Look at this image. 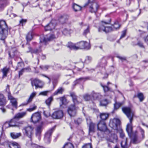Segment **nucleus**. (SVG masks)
<instances>
[{"instance_id": "nucleus-1", "label": "nucleus", "mask_w": 148, "mask_h": 148, "mask_svg": "<svg viewBox=\"0 0 148 148\" xmlns=\"http://www.w3.org/2000/svg\"><path fill=\"white\" fill-rule=\"evenodd\" d=\"M122 110L130 120L129 123L127 125L126 129L129 136H130L132 132V122L134 116V113L132 111L130 108L129 107L123 108H122Z\"/></svg>"}, {"instance_id": "nucleus-2", "label": "nucleus", "mask_w": 148, "mask_h": 148, "mask_svg": "<svg viewBox=\"0 0 148 148\" xmlns=\"http://www.w3.org/2000/svg\"><path fill=\"white\" fill-rule=\"evenodd\" d=\"M8 33V28L5 22L3 20L0 21V40L6 45L5 39Z\"/></svg>"}, {"instance_id": "nucleus-3", "label": "nucleus", "mask_w": 148, "mask_h": 148, "mask_svg": "<svg viewBox=\"0 0 148 148\" xmlns=\"http://www.w3.org/2000/svg\"><path fill=\"white\" fill-rule=\"evenodd\" d=\"M33 128L31 126H28L24 127L22 129L24 135L27 136L30 139V143H32V138L33 135Z\"/></svg>"}, {"instance_id": "nucleus-4", "label": "nucleus", "mask_w": 148, "mask_h": 148, "mask_svg": "<svg viewBox=\"0 0 148 148\" xmlns=\"http://www.w3.org/2000/svg\"><path fill=\"white\" fill-rule=\"evenodd\" d=\"M102 24L99 28V31L100 32H104L106 33L108 32L113 30V29L110 27H107L105 25L109 24L110 21L106 22L103 21H101Z\"/></svg>"}, {"instance_id": "nucleus-5", "label": "nucleus", "mask_w": 148, "mask_h": 148, "mask_svg": "<svg viewBox=\"0 0 148 148\" xmlns=\"http://www.w3.org/2000/svg\"><path fill=\"white\" fill-rule=\"evenodd\" d=\"M55 38V36L53 34H48L45 36H41L40 38V42L46 45L48 41H51Z\"/></svg>"}, {"instance_id": "nucleus-6", "label": "nucleus", "mask_w": 148, "mask_h": 148, "mask_svg": "<svg viewBox=\"0 0 148 148\" xmlns=\"http://www.w3.org/2000/svg\"><path fill=\"white\" fill-rule=\"evenodd\" d=\"M31 84L32 87L34 86H35L36 89L38 88H42L44 85L42 81L37 78L32 80Z\"/></svg>"}, {"instance_id": "nucleus-7", "label": "nucleus", "mask_w": 148, "mask_h": 148, "mask_svg": "<svg viewBox=\"0 0 148 148\" xmlns=\"http://www.w3.org/2000/svg\"><path fill=\"white\" fill-rule=\"evenodd\" d=\"M120 121L119 119L114 118L110 120L109 125L113 129L117 130L118 126L120 124Z\"/></svg>"}, {"instance_id": "nucleus-8", "label": "nucleus", "mask_w": 148, "mask_h": 148, "mask_svg": "<svg viewBox=\"0 0 148 148\" xmlns=\"http://www.w3.org/2000/svg\"><path fill=\"white\" fill-rule=\"evenodd\" d=\"M92 0H88L89 11L91 13H95L97 11L99 6L95 2H91Z\"/></svg>"}, {"instance_id": "nucleus-9", "label": "nucleus", "mask_w": 148, "mask_h": 148, "mask_svg": "<svg viewBox=\"0 0 148 148\" xmlns=\"http://www.w3.org/2000/svg\"><path fill=\"white\" fill-rule=\"evenodd\" d=\"M53 131V128H51L47 131L45 133L44 140L46 143H50L51 140V135Z\"/></svg>"}, {"instance_id": "nucleus-10", "label": "nucleus", "mask_w": 148, "mask_h": 148, "mask_svg": "<svg viewBox=\"0 0 148 148\" xmlns=\"http://www.w3.org/2000/svg\"><path fill=\"white\" fill-rule=\"evenodd\" d=\"M98 130L101 132H104L107 130V128L105 121H100L97 124Z\"/></svg>"}, {"instance_id": "nucleus-11", "label": "nucleus", "mask_w": 148, "mask_h": 148, "mask_svg": "<svg viewBox=\"0 0 148 148\" xmlns=\"http://www.w3.org/2000/svg\"><path fill=\"white\" fill-rule=\"evenodd\" d=\"M40 114L39 112L35 113L32 115L31 120L34 123H36L40 119Z\"/></svg>"}, {"instance_id": "nucleus-12", "label": "nucleus", "mask_w": 148, "mask_h": 148, "mask_svg": "<svg viewBox=\"0 0 148 148\" xmlns=\"http://www.w3.org/2000/svg\"><path fill=\"white\" fill-rule=\"evenodd\" d=\"M55 20H52L51 22L45 27L46 31L51 30L54 29L56 25V22Z\"/></svg>"}, {"instance_id": "nucleus-13", "label": "nucleus", "mask_w": 148, "mask_h": 148, "mask_svg": "<svg viewBox=\"0 0 148 148\" xmlns=\"http://www.w3.org/2000/svg\"><path fill=\"white\" fill-rule=\"evenodd\" d=\"M8 97L9 100L10 101V102L12 103V106L16 108H17V102L16 99L14 98L11 93H9L7 95Z\"/></svg>"}, {"instance_id": "nucleus-14", "label": "nucleus", "mask_w": 148, "mask_h": 148, "mask_svg": "<svg viewBox=\"0 0 148 148\" xmlns=\"http://www.w3.org/2000/svg\"><path fill=\"white\" fill-rule=\"evenodd\" d=\"M63 116V112L62 110H59L53 112L52 115V117L54 119H59Z\"/></svg>"}, {"instance_id": "nucleus-15", "label": "nucleus", "mask_w": 148, "mask_h": 148, "mask_svg": "<svg viewBox=\"0 0 148 148\" xmlns=\"http://www.w3.org/2000/svg\"><path fill=\"white\" fill-rule=\"evenodd\" d=\"M8 54L9 57L12 58L14 57L17 53V51L15 47H10L9 49Z\"/></svg>"}, {"instance_id": "nucleus-16", "label": "nucleus", "mask_w": 148, "mask_h": 148, "mask_svg": "<svg viewBox=\"0 0 148 148\" xmlns=\"http://www.w3.org/2000/svg\"><path fill=\"white\" fill-rule=\"evenodd\" d=\"M42 128V126L40 125L37 127L36 129V135L38 137V139L40 140V136Z\"/></svg>"}, {"instance_id": "nucleus-17", "label": "nucleus", "mask_w": 148, "mask_h": 148, "mask_svg": "<svg viewBox=\"0 0 148 148\" xmlns=\"http://www.w3.org/2000/svg\"><path fill=\"white\" fill-rule=\"evenodd\" d=\"M36 94V92H32L30 95L29 98L27 101L26 102L23 103L22 104L24 106H26L28 104L31 102L34 98L35 97Z\"/></svg>"}, {"instance_id": "nucleus-18", "label": "nucleus", "mask_w": 148, "mask_h": 148, "mask_svg": "<svg viewBox=\"0 0 148 148\" xmlns=\"http://www.w3.org/2000/svg\"><path fill=\"white\" fill-rule=\"evenodd\" d=\"M84 41H82L75 44V50L84 49Z\"/></svg>"}, {"instance_id": "nucleus-19", "label": "nucleus", "mask_w": 148, "mask_h": 148, "mask_svg": "<svg viewBox=\"0 0 148 148\" xmlns=\"http://www.w3.org/2000/svg\"><path fill=\"white\" fill-rule=\"evenodd\" d=\"M93 99L94 100H99L102 97V96L99 93L92 91L91 94Z\"/></svg>"}, {"instance_id": "nucleus-20", "label": "nucleus", "mask_w": 148, "mask_h": 148, "mask_svg": "<svg viewBox=\"0 0 148 148\" xmlns=\"http://www.w3.org/2000/svg\"><path fill=\"white\" fill-rule=\"evenodd\" d=\"M9 3V0H0V10L3 9Z\"/></svg>"}, {"instance_id": "nucleus-21", "label": "nucleus", "mask_w": 148, "mask_h": 148, "mask_svg": "<svg viewBox=\"0 0 148 148\" xmlns=\"http://www.w3.org/2000/svg\"><path fill=\"white\" fill-rule=\"evenodd\" d=\"M127 138H125L123 139L121 142V145L122 148H129L130 145H128L127 143Z\"/></svg>"}, {"instance_id": "nucleus-22", "label": "nucleus", "mask_w": 148, "mask_h": 148, "mask_svg": "<svg viewBox=\"0 0 148 148\" xmlns=\"http://www.w3.org/2000/svg\"><path fill=\"white\" fill-rule=\"evenodd\" d=\"M68 17V16L64 14L61 16L59 18V21L60 22L63 24L65 23L67 21Z\"/></svg>"}, {"instance_id": "nucleus-23", "label": "nucleus", "mask_w": 148, "mask_h": 148, "mask_svg": "<svg viewBox=\"0 0 148 148\" xmlns=\"http://www.w3.org/2000/svg\"><path fill=\"white\" fill-rule=\"evenodd\" d=\"M26 112L18 113L15 115L14 117L16 119H19L24 116L26 115Z\"/></svg>"}, {"instance_id": "nucleus-24", "label": "nucleus", "mask_w": 148, "mask_h": 148, "mask_svg": "<svg viewBox=\"0 0 148 148\" xmlns=\"http://www.w3.org/2000/svg\"><path fill=\"white\" fill-rule=\"evenodd\" d=\"M6 101L5 97L3 94H0V106L5 105Z\"/></svg>"}, {"instance_id": "nucleus-25", "label": "nucleus", "mask_w": 148, "mask_h": 148, "mask_svg": "<svg viewBox=\"0 0 148 148\" xmlns=\"http://www.w3.org/2000/svg\"><path fill=\"white\" fill-rule=\"evenodd\" d=\"M29 51H27V53L31 52L32 53H37L41 51V50L40 49H33L31 47H28Z\"/></svg>"}, {"instance_id": "nucleus-26", "label": "nucleus", "mask_w": 148, "mask_h": 148, "mask_svg": "<svg viewBox=\"0 0 148 148\" xmlns=\"http://www.w3.org/2000/svg\"><path fill=\"white\" fill-rule=\"evenodd\" d=\"M9 68L6 67H4L1 69V71L3 73V78L7 76V74L9 71Z\"/></svg>"}, {"instance_id": "nucleus-27", "label": "nucleus", "mask_w": 148, "mask_h": 148, "mask_svg": "<svg viewBox=\"0 0 148 148\" xmlns=\"http://www.w3.org/2000/svg\"><path fill=\"white\" fill-rule=\"evenodd\" d=\"M140 141V140L138 138V136L136 135H135L132 139L130 143H133L135 144L139 143ZM131 144V143H130V144Z\"/></svg>"}, {"instance_id": "nucleus-28", "label": "nucleus", "mask_w": 148, "mask_h": 148, "mask_svg": "<svg viewBox=\"0 0 148 148\" xmlns=\"http://www.w3.org/2000/svg\"><path fill=\"white\" fill-rule=\"evenodd\" d=\"M21 133L12 132L10 133V136L13 139H16L21 136Z\"/></svg>"}, {"instance_id": "nucleus-29", "label": "nucleus", "mask_w": 148, "mask_h": 148, "mask_svg": "<svg viewBox=\"0 0 148 148\" xmlns=\"http://www.w3.org/2000/svg\"><path fill=\"white\" fill-rule=\"evenodd\" d=\"M95 124L92 122H90L89 124V134L90 133H94L95 132Z\"/></svg>"}, {"instance_id": "nucleus-30", "label": "nucleus", "mask_w": 148, "mask_h": 148, "mask_svg": "<svg viewBox=\"0 0 148 148\" xmlns=\"http://www.w3.org/2000/svg\"><path fill=\"white\" fill-rule=\"evenodd\" d=\"M64 89L62 87L59 88L53 93V95L54 96L59 94H62L64 91Z\"/></svg>"}, {"instance_id": "nucleus-31", "label": "nucleus", "mask_w": 148, "mask_h": 148, "mask_svg": "<svg viewBox=\"0 0 148 148\" xmlns=\"http://www.w3.org/2000/svg\"><path fill=\"white\" fill-rule=\"evenodd\" d=\"M101 86L103 88V90L105 92H106L108 91H110L112 92H114L113 90L109 88L107 86H104L101 84Z\"/></svg>"}, {"instance_id": "nucleus-32", "label": "nucleus", "mask_w": 148, "mask_h": 148, "mask_svg": "<svg viewBox=\"0 0 148 148\" xmlns=\"http://www.w3.org/2000/svg\"><path fill=\"white\" fill-rule=\"evenodd\" d=\"M9 122L11 127H16L17 121L16 119L14 117Z\"/></svg>"}, {"instance_id": "nucleus-33", "label": "nucleus", "mask_w": 148, "mask_h": 148, "mask_svg": "<svg viewBox=\"0 0 148 148\" xmlns=\"http://www.w3.org/2000/svg\"><path fill=\"white\" fill-rule=\"evenodd\" d=\"M74 110V106L71 105L68 108V109L67 110V112L68 114L70 116H72V113L73 112Z\"/></svg>"}, {"instance_id": "nucleus-34", "label": "nucleus", "mask_w": 148, "mask_h": 148, "mask_svg": "<svg viewBox=\"0 0 148 148\" xmlns=\"http://www.w3.org/2000/svg\"><path fill=\"white\" fill-rule=\"evenodd\" d=\"M100 118L102 120H105L108 117L109 115L106 113H101L100 114Z\"/></svg>"}, {"instance_id": "nucleus-35", "label": "nucleus", "mask_w": 148, "mask_h": 148, "mask_svg": "<svg viewBox=\"0 0 148 148\" xmlns=\"http://www.w3.org/2000/svg\"><path fill=\"white\" fill-rule=\"evenodd\" d=\"M137 97L139 99L140 101V102L142 101L144 99V97L142 93H139L138 94L137 96L135 95L134 96V98Z\"/></svg>"}, {"instance_id": "nucleus-36", "label": "nucleus", "mask_w": 148, "mask_h": 148, "mask_svg": "<svg viewBox=\"0 0 148 148\" xmlns=\"http://www.w3.org/2000/svg\"><path fill=\"white\" fill-rule=\"evenodd\" d=\"M106 64V60L104 59V58H102L101 62L98 64V66H99L103 67Z\"/></svg>"}, {"instance_id": "nucleus-37", "label": "nucleus", "mask_w": 148, "mask_h": 148, "mask_svg": "<svg viewBox=\"0 0 148 148\" xmlns=\"http://www.w3.org/2000/svg\"><path fill=\"white\" fill-rule=\"evenodd\" d=\"M92 60V58L89 56H86L85 57V60L83 62L86 64H88Z\"/></svg>"}, {"instance_id": "nucleus-38", "label": "nucleus", "mask_w": 148, "mask_h": 148, "mask_svg": "<svg viewBox=\"0 0 148 148\" xmlns=\"http://www.w3.org/2000/svg\"><path fill=\"white\" fill-rule=\"evenodd\" d=\"M108 101L107 99H104L100 101V105L101 106H105L108 104Z\"/></svg>"}, {"instance_id": "nucleus-39", "label": "nucleus", "mask_w": 148, "mask_h": 148, "mask_svg": "<svg viewBox=\"0 0 148 148\" xmlns=\"http://www.w3.org/2000/svg\"><path fill=\"white\" fill-rule=\"evenodd\" d=\"M74 146L73 144L70 143H66L63 146V148H73Z\"/></svg>"}, {"instance_id": "nucleus-40", "label": "nucleus", "mask_w": 148, "mask_h": 148, "mask_svg": "<svg viewBox=\"0 0 148 148\" xmlns=\"http://www.w3.org/2000/svg\"><path fill=\"white\" fill-rule=\"evenodd\" d=\"M32 38V32H29L27 35L26 39L27 42L30 41Z\"/></svg>"}, {"instance_id": "nucleus-41", "label": "nucleus", "mask_w": 148, "mask_h": 148, "mask_svg": "<svg viewBox=\"0 0 148 148\" xmlns=\"http://www.w3.org/2000/svg\"><path fill=\"white\" fill-rule=\"evenodd\" d=\"M84 49H86L87 50L89 49L90 48V46L89 43L88 42L86 41H84Z\"/></svg>"}, {"instance_id": "nucleus-42", "label": "nucleus", "mask_w": 148, "mask_h": 148, "mask_svg": "<svg viewBox=\"0 0 148 148\" xmlns=\"http://www.w3.org/2000/svg\"><path fill=\"white\" fill-rule=\"evenodd\" d=\"M60 101L62 102V104L65 105L66 103V100L64 97H62L59 98Z\"/></svg>"}, {"instance_id": "nucleus-43", "label": "nucleus", "mask_w": 148, "mask_h": 148, "mask_svg": "<svg viewBox=\"0 0 148 148\" xmlns=\"http://www.w3.org/2000/svg\"><path fill=\"white\" fill-rule=\"evenodd\" d=\"M122 104L121 103L115 102L114 104V108L115 109H117L119 108Z\"/></svg>"}, {"instance_id": "nucleus-44", "label": "nucleus", "mask_w": 148, "mask_h": 148, "mask_svg": "<svg viewBox=\"0 0 148 148\" xmlns=\"http://www.w3.org/2000/svg\"><path fill=\"white\" fill-rule=\"evenodd\" d=\"M82 7L75 3V12H77L81 10Z\"/></svg>"}, {"instance_id": "nucleus-45", "label": "nucleus", "mask_w": 148, "mask_h": 148, "mask_svg": "<svg viewBox=\"0 0 148 148\" xmlns=\"http://www.w3.org/2000/svg\"><path fill=\"white\" fill-rule=\"evenodd\" d=\"M67 47L70 50H73L74 49V44L71 42H69L68 44Z\"/></svg>"}, {"instance_id": "nucleus-46", "label": "nucleus", "mask_w": 148, "mask_h": 148, "mask_svg": "<svg viewBox=\"0 0 148 148\" xmlns=\"http://www.w3.org/2000/svg\"><path fill=\"white\" fill-rule=\"evenodd\" d=\"M24 122L23 121L17 122L16 125V127H22L23 125Z\"/></svg>"}, {"instance_id": "nucleus-47", "label": "nucleus", "mask_w": 148, "mask_h": 148, "mask_svg": "<svg viewBox=\"0 0 148 148\" xmlns=\"http://www.w3.org/2000/svg\"><path fill=\"white\" fill-rule=\"evenodd\" d=\"M53 100V97H50L46 100L45 103L47 105L49 106L50 104V103Z\"/></svg>"}, {"instance_id": "nucleus-48", "label": "nucleus", "mask_w": 148, "mask_h": 148, "mask_svg": "<svg viewBox=\"0 0 148 148\" xmlns=\"http://www.w3.org/2000/svg\"><path fill=\"white\" fill-rule=\"evenodd\" d=\"M12 143V142H10L8 140H6L4 143V145L8 146L10 148H11L10 145Z\"/></svg>"}, {"instance_id": "nucleus-49", "label": "nucleus", "mask_w": 148, "mask_h": 148, "mask_svg": "<svg viewBox=\"0 0 148 148\" xmlns=\"http://www.w3.org/2000/svg\"><path fill=\"white\" fill-rule=\"evenodd\" d=\"M10 127H11L9 122H6L3 125L2 128L6 129Z\"/></svg>"}, {"instance_id": "nucleus-50", "label": "nucleus", "mask_w": 148, "mask_h": 148, "mask_svg": "<svg viewBox=\"0 0 148 148\" xmlns=\"http://www.w3.org/2000/svg\"><path fill=\"white\" fill-rule=\"evenodd\" d=\"M113 27L114 28L113 30L114 29H119L120 27V25L117 22V23H115L113 25Z\"/></svg>"}, {"instance_id": "nucleus-51", "label": "nucleus", "mask_w": 148, "mask_h": 148, "mask_svg": "<svg viewBox=\"0 0 148 148\" xmlns=\"http://www.w3.org/2000/svg\"><path fill=\"white\" fill-rule=\"evenodd\" d=\"M84 98L86 101H88L90 99L91 96L90 95L86 94H85L84 96Z\"/></svg>"}, {"instance_id": "nucleus-52", "label": "nucleus", "mask_w": 148, "mask_h": 148, "mask_svg": "<svg viewBox=\"0 0 148 148\" xmlns=\"http://www.w3.org/2000/svg\"><path fill=\"white\" fill-rule=\"evenodd\" d=\"M30 144L32 147L34 148H45L42 146H38L36 144H32V143H30Z\"/></svg>"}, {"instance_id": "nucleus-53", "label": "nucleus", "mask_w": 148, "mask_h": 148, "mask_svg": "<svg viewBox=\"0 0 148 148\" xmlns=\"http://www.w3.org/2000/svg\"><path fill=\"white\" fill-rule=\"evenodd\" d=\"M49 67L50 66L48 65L42 66H40L42 69L44 70H47Z\"/></svg>"}, {"instance_id": "nucleus-54", "label": "nucleus", "mask_w": 148, "mask_h": 148, "mask_svg": "<svg viewBox=\"0 0 148 148\" xmlns=\"http://www.w3.org/2000/svg\"><path fill=\"white\" fill-rule=\"evenodd\" d=\"M12 148H19V145L18 144L15 142H12Z\"/></svg>"}, {"instance_id": "nucleus-55", "label": "nucleus", "mask_w": 148, "mask_h": 148, "mask_svg": "<svg viewBox=\"0 0 148 148\" xmlns=\"http://www.w3.org/2000/svg\"><path fill=\"white\" fill-rule=\"evenodd\" d=\"M89 27L88 26H87V28L84 30L83 33V35H86L89 32Z\"/></svg>"}, {"instance_id": "nucleus-56", "label": "nucleus", "mask_w": 148, "mask_h": 148, "mask_svg": "<svg viewBox=\"0 0 148 148\" xmlns=\"http://www.w3.org/2000/svg\"><path fill=\"white\" fill-rule=\"evenodd\" d=\"M126 30L125 29L122 32V34L120 37V39H121L125 37L126 34Z\"/></svg>"}, {"instance_id": "nucleus-57", "label": "nucleus", "mask_w": 148, "mask_h": 148, "mask_svg": "<svg viewBox=\"0 0 148 148\" xmlns=\"http://www.w3.org/2000/svg\"><path fill=\"white\" fill-rule=\"evenodd\" d=\"M84 79H88L89 78L88 77H86L85 78H79L78 79H77L76 80L75 82V83H76V82H77V83L78 82L79 83H80L81 82H82V80H84Z\"/></svg>"}, {"instance_id": "nucleus-58", "label": "nucleus", "mask_w": 148, "mask_h": 148, "mask_svg": "<svg viewBox=\"0 0 148 148\" xmlns=\"http://www.w3.org/2000/svg\"><path fill=\"white\" fill-rule=\"evenodd\" d=\"M82 148H92L91 144L90 143H88L85 144L83 146Z\"/></svg>"}, {"instance_id": "nucleus-59", "label": "nucleus", "mask_w": 148, "mask_h": 148, "mask_svg": "<svg viewBox=\"0 0 148 148\" xmlns=\"http://www.w3.org/2000/svg\"><path fill=\"white\" fill-rule=\"evenodd\" d=\"M36 108V106L35 105H34V106L32 108H29L27 109V110L29 112H31L35 110Z\"/></svg>"}, {"instance_id": "nucleus-60", "label": "nucleus", "mask_w": 148, "mask_h": 148, "mask_svg": "<svg viewBox=\"0 0 148 148\" xmlns=\"http://www.w3.org/2000/svg\"><path fill=\"white\" fill-rule=\"evenodd\" d=\"M137 45L140 47L144 48V47L143 42L140 41H138Z\"/></svg>"}, {"instance_id": "nucleus-61", "label": "nucleus", "mask_w": 148, "mask_h": 148, "mask_svg": "<svg viewBox=\"0 0 148 148\" xmlns=\"http://www.w3.org/2000/svg\"><path fill=\"white\" fill-rule=\"evenodd\" d=\"M49 92V91H46L40 92L39 95H42L46 96L47 95V93Z\"/></svg>"}, {"instance_id": "nucleus-62", "label": "nucleus", "mask_w": 148, "mask_h": 148, "mask_svg": "<svg viewBox=\"0 0 148 148\" xmlns=\"http://www.w3.org/2000/svg\"><path fill=\"white\" fill-rule=\"evenodd\" d=\"M119 133H120V137L121 138L123 139H125V138H124L125 136V134L123 132L122 130H120V131Z\"/></svg>"}, {"instance_id": "nucleus-63", "label": "nucleus", "mask_w": 148, "mask_h": 148, "mask_svg": "<svg viewBox=\"0 0 148 148\" xmlns=\"http://www.w3.org/2000/svg\"><path fill=\"white\" fill-rule=\"evenodd\" d=\"M27 21V20L26 19H22L19 22L20 24L23 26V23H26Z\"/></svg>"}, {"instance_id": "nucleus-64", "label": "nucleus", "mask_w": 148, "mask_h": 148, "mask_svg": "<svg viewBox=\"0 0 148 148\" xmlns=\"http://www.w3.org/2000/svg\"><path fill=\"white\" fill-rule=\"evenodd\" d=\"M62 33L64 35H66L69 33V31L66 29H64L62 32Z\"/></svg>"}]
</instances>
